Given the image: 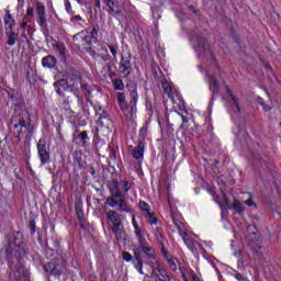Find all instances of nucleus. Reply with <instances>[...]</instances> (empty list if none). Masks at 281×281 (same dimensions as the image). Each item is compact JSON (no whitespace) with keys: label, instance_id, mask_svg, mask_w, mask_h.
I'll list each match as a JSON object with an SVG mask.
<instances>
[{"label":"nucleus","instance_id":"obj_25","mask_svg":"<svg viewBox=\"0 0 281 281\" xmlns=\"http://www.w3.org/2000/svg\"><path fill=\"white\" fill-rule=\"evenodd\" d=\"M108 48L110 49L114 63H117V54L120 52V45L119 44H109Z\"/></svg>","mask_w":281,"mask_h":281},{"label":"nucleus","instance_id":"obj_15","mask_svg":"<svg viewBox=\"0 0 281 281\" xmlns=\"http://www.w3.org/2000/svg\"><path fill=\"white\" fill-rule=\"evenodd\" d=\"M156 238H157L158 247L164 258L168 259V251L166 250V244L164 243V231H161V228L156 229Z\"/></svg>","mask_w":281,"mask_h":281},{"label":"nucleus","instance_id":"obj_17","mask_svg":"<svg viewBox=\"0 0 281 281\" xmlns=\"http://www.w3.org/2000/svg\"><path fill=\"white\" fill-rule=\"evenodd\" d=\"M58 60L53 55H47L42 59V67H45L46 69H54L56 67Z\"/></svg>","mask_w":281,"mask_h":281},{"label":"nucleus","instance_id":"obj_12","mask_svg":"<svg viewBox=\"0 0 281 281\" xmlns=\"http://www.w3.org/2000/svg\"><path fill=\"white\" fill-rule=\"evenodd\" d=\"M132 263L134 265L136 271H138L140 276H144V257L137 249L134 250V259H132Z\"/></svg>","mask_w":281,"mask_h":281},{"label":"nucleus","instance_id":"obj_16","mask_svg":"<svg viewBox=\"0 0 281 281\" xmlns=\"http://www.w3.org/2000/svg\"><path fill=\"white\" fill-rule=\"evenodd\" d=\"M116 201V205H119V212H126L127 214H131L133 212L131 206H128V202L126 201V199H124V194L121 195V198H117Z\"/></svg>","mask_w":281,"mask_h":281},{"label":"nucleus","instance_id":"obj_9","mask_svg":"<svg viewBox=\"0 0 281 281\" xmlns=\"http://www.w3.org/2000/svg\"><path fill=\"white\" fill-rule=\"evenodd\" d=\"M37 23L42 30H47V18L45 16V5L36 3Z\"/></svg>","mask_w":281,"mask_h":281},{"label":"nucleus","instance_id":"obj_38","mask_svg":"<svg viewBox=\"0 0 281 281\" xmlns=\"http://www.w3.org/2000/svg\"><path fill=\"white\" fill-rule=\"evenodd\" d=\"M29 227L31 229L32 236H34V234H36V221L30 220Z\"/></svg>","mask_w":281,"mask_h":281},{"label":"nucleus","instance_id":"obj_5","mask_svg":"<svg viewBox=\"0 0 281 281\" xmlns=\"http://www.w3.org/2000/svg\"><path fill=\"white\" fill-rule=\"evenodd\" d=\"M65 269H67V261L63 258H55L44 265L45 273H47V276H55V278H60Z\"/></svg>","mask_w":281,"mask_h":281},{"label":"nucleus","instance_id":"obj_58","mask_svg":"<svg viewBox=\"0 0 281 281\" xmlns=\"http://www.w3.org/2000/svg\"><path fill=\"white\" fill-rule=\"evenodd\" d=\"M94 5L95 8H98V10H102V3L100 2V0H94Z\"/></svg>","mask_w":281,"mask_h":281},{"label":"nucleus","instance_id":"obj_19","mask_svg":"<svg viewBox=\"0 0 281 281\" xmlns=\"http://www.w3.org/2000/svg\"><path fill=\"white\" fill-rule=\"evenodd\" d=\"M209 87H210V90L212 91L213 95H218V93L221 91V89L218 88V80H216V77H214L213 75L210 76Z\"/></svg>","mask_w":281,"mask_h":281},{"label":"nucleus","instance_id":"obj_10","mask_svg":"<svg viewBox=\"0 0 281 281\" xmlns=\"http://www.w3.org/2000/svg\"><path fill=\"white\" fill-rule=\"evenodd\" d=\"M100 30L98 26H94L90 33H88L86 31L83 47H88L89 49H91V45H95V43H98V32Z\"/></svg>","mask_w":281,"mask_h":281},{"label":"nucleus","instance_id":"obj_40","mask_svg":"<svg viewBox=\"0 0 281 281\" xmlns=\"http://www.w3.org/2000/svg\"><path fill=\"white\" fill-rule=\"evenodd\" d=\"M188 122H189L188 116L182 115V125H181V128H184V131H188V128H190V125H186V124H188Z\"/></svg>","mask_w":281,"mask_h":281},{"label":"nucleus","instance_id":"obj_52","mask_svg":"<svg viewBox=\"0 0 281 281\" xmlns=\"http://www.w3.org/2000/svg\"><path fill=\"white\" fill-rule=\"evenodd\" d=\"M106 117H108L106 112L103 111V113L100 114V116H99V122H101V124H104V123L102 122V120H106Z\"/></svg>","mask_w":281,"mask_h":281},{"label":"nucleus","instance_id":"obj_33","mask_svg":"<svg viewBox=\"0 0 281 281\" xmlns=\"http://www.w3.org/2000/svg\"><path fill=\"white\" fill-rule=\"evenodd\" d=\"M138 207H140V210H143V212H150V205H148V203H146L145 201H140L138 203Z\"/></svg>","mask_w":281,"mask_h":281},{"label":"nucleus","instance_id":"obj_60","mask_svg":"<svg viewBox=\"0 0 281 281\" xmlns=\"http://www.w3.org/2000/svg\"><path fill=\"white\" fill-rule=\"evenodd\" d=\"M75 161L80 164L82 161V157L80 156H75Z\"/></svg>","mask_w":281,"mask_h":281},{"label":"nucleus","instance_id":"obj_62","mask_svg":"<svg viewBox=\"0 0 281 281\" xmlns=\"http://www.w3.org/2000/svg\"><path fill=\"white\" fill-rule=\"evenodd\" d=\"M71 102H74L72 100H69V98H67L65 101H64V104H71Z\"/></svg>","mask_w":281,"mask_h":281},{"label":"nucleus","instance_id":"obj_22","mask_svg":"<svg viewBox=\"0 0 281 281\" xmlns=\"http://www.w3.org/2000/svg\"><path fill=\"white\" fill-rule=\"evenodd\" d=\"M226 95L231 98L233 105L236 108L237 113H240V103L238 102L237 97L234 95V92H232V90L228 87H226Z\"/></svg>","mask_w":281,"mask_h":281},{"label":"nucleus","instance_id":"obj_7","mask_svg":"<svg viewBox=\"0 0 281 281\" xmlns=\"http://www.w3.org/2000/svg\"><path fill=\"white\" fill-rule=\"evenodd\" d=\"M37 155L41 166L52 164V156L49 155V148L47 147V140H45V138H41L37 142Z\"/></svg>","mask_w":281,"mask_h":281},{"label":"nucleus","instance_id":"obj_44","mask_svg":"<svg viewBox=\"0 0 281 281\" xmlns=\"http://www.w3.org/2000/svg\"><path fill=\"white\" fill-rule=\"evenodd\" d=\"M26 142H30V139L32 138V135L34 133V130L30 126H27V130H26Z\"/></svg>","mask_w":281,"mask_h":281},{"label":"nucleus","instance_id":"obj_51","mask_svg":"<svg viewBox=\"0 0 281 281\" xmlns=\"http://www.w3.org/2000/svg\"><path fill=\"white\" fill-rule=\"evenodd\" d=\"M260 105H262L263 111H271V106L267 105L265 102H259Z\"/></svg>","mask_w":281,"mask_h":281},{"label":"nucleus","instance_id":"obj_61","mask_svg":"<svg viewBox=\"0 0 281 281\" xmlns=\"http://www.w3.org/2000/svg\"><path fill=\"white\" fill-rule=\"evenodd\" d=\"M266 69H268V71H273V68L269 64H266Z\"/></svg>","mask_w":281,"mask_h":281},{"label":"nucleus","instance_id":"obj_14","mask_svg":"<svg viewBox=\"0 0 281 281\" xmlns=\"http://www.w3.org/2000/svg\"><path fill=\"white\" fill-rule=\"evenodd\" d=\"M15 281H27L30 279V274H27V269L22 263H18L14 272Z\"/></svg>","mask_w":281,"mask_h":281},{"label":"nucleus","instance_id":"obj_8","mask_svg":"<svg viewBox=\"0 0 281 281\" xmlns=\"http://www.w3.org/2000/svg\"><path fill=\"white\" fill-rule=\"evenodd\" d=\"M109 190L111 196L106 199V203L110 205V207H115V205H117V199H122L123 195L122 191L120 190V182L115 179L112 180L109 186Z\"/></svg>","mask_w":281,"mask_h":281},{"label":"nucleus","instance_id":"obj_27","mask_svg":"<svg viewBox=\"0 0 281 281\" xmlns=\"http://www.w3.org/2000/svg\"><path fill=\"white\" fill-rule=\"evenodd\" d=\"M233 210L237 212V214H243L245 210L243 209V203L239 200L233 201Z\"/></svg>","mask_w":281,"mask_h":281},{"label":"nucleus","instance_id":"obj_1","mask_svg":"<svg viewBox=\"0 0 281 281\" xmlns=\"http://www.w3.org/2000/svg\"><path fill=\"white\" fill-rule=\"evenodd\" d=\"M78 85H80V79L75 75H67L66 78L59 79L54 82V87L57 89L56 92L58 95H63L65 91H70L74 93L79 106L82 105V98L78 94Z\"/></svg>","mask_w":281,"mask_h":281},{"label":"nucleus","instance_id":"obj_45","mask_svg":"<svg viewBox=\"0 0 281 281\" xmlns=\"http://www.w3.org/2000/svg\"><path fill=\"white\" fill-rule=\"evenodd\" d=\"M168 265L171 269V271H177V263L172 259H168Z\"/></svg>","mask_w":281,"mask_h":281},{"label":"nucleus","instance_id":"obj_4","mask_svg":"<svg viewBox=\"0 0 281 281\" xmlns=\"http://www.w3.org/2000/svg\"><path fill=\"white\" fill-rule=\"evenodd\" d=\"M9 128L11 133L15 135L18 142H21L23 138V133L27 132V124L25 123V119L21 116V114H14L9 123Z\"/></svg>","mask_w":281,"mask_h":281},{"label":"nucleus","instance_id":"obj_42","mask_svg":"<svg viewBox=\"0 0 281 281\" xmlns=\"http://www.w3.org/2000/svg\"><path fill=\"white\" fill-rule=\"evenodd\" d=\"M23 153L25 154V155H29V153H30V140H25L24 142V146H23Z\"/></svg>","mask_w":281,"mask_h":281},{"label":"nucleus","instance_id":"obj_64","mask_svg":"<svg viewBox=\"0 0 281 281\" xmlns=\"http://www.w3.org/2000/svg\"><path fill=\"white\" fill-rule=\"evenodd\" d=\"M193 281H200V280H199V277L193 276Z\"/></svg>","mask_w":281,"mask_h":281},{"label":"nucleus","instance_id":"obj_57","mask_svg":"<svg viewBox=\"0 0 281 281\" xmlns=\"http://www.w3.org/2000/svg\"><path fill=\"white\" fill-rule=\"evenodd\" d=\"M26 14H27V16H34V9L33 8H27Z\"/></svg>","mask_w":281,"mask_h":281},{"label":"nucleus","instance_id":"obj_35","mask_svg":"<svg viewBox=\"0 0 281 281\" xmlns=\"http://www.w3.org/2000/svg\"><path fill=\"white\" fill-rule=\"evenodd\" d=\"M173 225L177 227L179 236H181V234H187V232L183 231L181 223L177 222V220H173Z\"/></svg>","mask_w":281,"mask_h":281},{"label":"nucleus","instance_id":"obj_11","mask_svg":"<svg viewBox=\"0 0 281 281\" xmlns=\"http://www.w3.org/2000/svg\"><path fill=\"white\" fill-rule=\"evenodd\" d=\"M103 3L109 8L108 12L112 16L122 15V8H120V2L117 0H103Z\"/></svg>","mask_w":281,"mask_h":281},{"label":"nucleus","instance_id":"obj_41","mask_svg":"<svg viewBox=\"0 0 281 281\" xmlns=\"http://www.w3.org/2000/svg\"><path fill=\"white\" fill-rule=\"evenodd\" d=\"M137 240L140 247H146V245H148V241L146 240V237H144V235L140 237H137Z\"/></svg>","mask_w":281,"mask_h":281},{"label":"nucleus","instance_id":"obj_48","mask_svg":"<svg viewBox=\"0 0 281 281\" xmlns=\"http://www.w3.org/2000/svg\"><path fill=\"white\" fill-rule=\"evenodd\" d=\"M78 221H79V227H81V229H87V220H85V217H83Z\"/></svg>","mask_w":281,"mask_h":281},{"label":"nucleus","instance_id":"obj_26","mask_svg":"<svg viewBox=\"0 0 281 281\" xmlns=\"http://www.w3.org/2000/svg\"><path fill=\"white\" fill-rule=\"evenodd\" d=\"M86 32L87 31H81V32L77 33L76 35H74L72 36L74 43H81V45H85Z\"/></svg>","mask_w":281,"mask_h":281},{"label":"nucleus","instance_id":"obj_13","mask_svg":"<svg viewBox=\"0 0 281 281\" xmlns=\"http://www.w3.org/2000/svg\"><path fill=\"white\" fill-rule=\"evenodd\" d=\"M74 139H77L80 143L81 148H89V146H91V138H89V133L87 131L74 134Z\"/></svg>","mask_w":281,"mask_h":281},{"label":"nucleus","instance_id":"obj_54","mask_svg":"<svg viewBox=\"0 0 281 281\" xmlns=\"http://www.w3.org/2000/svg\"><path fill=\"white\" fill-rule=\"evenodd\" d=\"M134 229H135L136 238L144 236V235H142V228L138 227V228H134Z\"/></svg>","mask_w":281,"mask_h":281},{"label":"nucleus","instance_id":"obj_43","mask_svg":"<svg viewBox=\"0 0 281 281\" xmlns=\"http://www.w3.org/2000/svg\"><path fill=\"white\" fill-rule=\"evenodd\" d=\"M245 205H248V207H256V202H254V199L250 196L245 201Z\"/></svg>","mask_w":281,"mask_h":281},{"label":"nucleus","instance_id":"obj_56","mask_svg":"<svg viewBox=\"0 0 281 281\" xmlns=\"http://www.w3.org/2000/svg\"><path fill=\"white\" fill-rule=\"evenodd\" d=\"M132 224H133L134 229L139 228V225L137 224V220H135V216L132 217Z\"/></svg>","mask_w":281,"mask_h":281},{"label":"nucleus","instance_id":"obj_63","mask_svg":"<svg viewBox=\"0 0 281 281\" xmlns=\"http://www.w3.org/2000/svg\"><path fill=\"white\" fill-rule=\"evenodd\" d=\"M21 27H22V30H25V27H27V22H23V23L21 24Z\"/></svg>","mask_w":281,"mask_h":281},{"label":"nucleus","instance_id":"obj_59","mask_svg":"<svg viewBox=\"0 0 281 281\" xmlns=\"http://www.w3.org/2000/svg\"><path fill=\"white\" fill-rule=\"evenodd\" d=\"M71 21H82V16L80 15H75Z\"/></svg>","mask_w":281,"mask_h":281},{"label":"nucleus","instance_id":"obj_47","mask_svg":"<svg viewBox=\"0 0 281 281\" xmlns=\"http://www.w3.org/2000/svg\"><path fill=\"white\" fill-rule=\"evenodd\" d=\"M100 58L103 59L104 63L111 61V55L109 54H101Z\"/></svg>","mask_w":281,"mask_h":281},{"label":"nucleus","instance_id":"obj_32","mask_svg":"<svg viewBox=\"0 0 281 281\" xmlns=\"http://www.w3.org/2000/svg\"><path fill=\"white\" fill-rule=\"evenodd\" d=\"M121 188H123V192L126 194L128 193V190H131V182L127 180H123L121 182Z\"/></svg>","mask_w":281,"mask_h":281},{"label":"nucleus","instance_id":"obj_30","mask_svg":"<svg viewBox=\"0 0 281 281\" xmlns=\"http://www.w3.org/2000/svg\"><path fill=\"white\" fill-rule=\"evenodd\" d=\"M113 87L115 91H124V81L122 79H114Z\"/></svg>","mask_w":281,"mask_h":281},{"label":"nucleus","instance_id":"obj_3","mask_svg":"<svg viewBox=\"0 0 281 281\" xmlns=\"http://www.w3.org/2000/svg\"><path fill=\"white\" fill-rule=\"evenodd\" d=\"M117 104L121 111L124 113L125 117H133L135 113H137V90H132L130 92L131 101L130 103L126 102V97L123 92L116 93Z\"/></svg>","mask_w":281,"mask_h":281},{"label":"nucleus","instance_id":"obj_21","mask_svg":"<svg viewBox=\"0 0 281 281\" xmlns=\"http://www.w3.org/2000/svg\"><path fill=\"white\" fill-rule=\"evenodd\" d=\"M4 26L9 32L14 31V19L12 18V14H10V11H7V14L4 15Z\"/></svg>","mask_w":281,"mask_h":281},{"label":"nucleus","instance_id":"obj_2","mask_svg":"<svg viewBox=\"0 0 281 281\" xmlns=\"http://www.w3.org/2000/svg\"><path fill=\"white\" fill-rule=\"evenodd\" d=\"M108 221L112 224L111 232L114 234L117 243H124L126 240V228H124V215L120 214L115 210H110L106 213Z\"/></svg>","mask_w":281,"mask_h":281},{"label":"nucleus","instance_id":"obj_39","mask_svg":"<svg viewBox=\"0 0 281 281\" xmlns=\"http://www.w3.org/2000/svg\"><path fill=\"white\" fill-rule=\"evenodd\" d=\"M147 214L149 216L150 225H157V216H155V213H150V211H149Z\"/></svg>","mask_w":281,"mask_h":281},{"label":"nucleus","instance_id":"obj_18","mask_svg":"<svg viewBox=\"0 0 281 281\" xmlns=\"http://www.w3.org/2000/svg\"><path fill=\"white\" fill-rule=\"evenodd\" d=\"M145 146L146 143H144L143 140L138 142V145L132 151V157H134V159H144Z\"/></svg>","mask_w":281,"mask_h":281},{"label":"nucleus","instance_id":"obj_6","mask_svg":"<svg viewBox=\"0 0 281 281\" xmlns=\"http://www.w3.org/2000/svg\"><path fill=\"white\" fill-rule=\"evenodd\" d=\"M132 58L133 56L131 53L121 56V60L119 63V74L121 78H128V76L133 74V63H131Z\"/></svg>","mask_w":281,"mask_h":281},{"label":"nucleus","instance_id":"obj_20","mask_svg":"<svg viewBox=\"0 0 281 281\" xmlns=\"http://www.w3.org/2000/svg\"><path fill=\"white\" fill-rule=\"evenodd\" d=\"M180 236L190 251H196V245H194V240L191 237H188V233H181Z\"/></svg>","mask_w":281,"mask_h":281},{"label":"nucleus","instance_id":"obj_49","mask_svg":"<svg viewBox=\"0 0 281 281\" xmlns=\"http://www.w3.org/2000/svg\"><path fill=\"white\" fill-rule=\"evenodd\" d=\"M78 221L85 218V213L80 209H76Z\"/></svg>","mask_w":281,"mask_h":281},{"label":"nucleus","instance_id":"obj_34","mask_svg":"<svg viewBox=\"0 0 281 281\" xmlns=\"http://www.w3.org/2000/svg\"><path fill=\"white\" fill-rule=\"evenodd\" d=\"M198 46L201 47L204 52L207 50V42L201 37L198 38Z\"/></svg>","mask_w":281,"mask_h":281},{"label":"nucleus","instance_id":"obj_28","mask_svg":"<svg viewBox=\"0 0 281 281\" xmlns=\"http://www.w3.org/2000/svg\"><path fill=\"white\" fill-rule=\"evenodd\" d=\"M161 87H162L165 93L170 97V94L172 93V87H170V83H168V80L162 79Z\"/></svg>","mask_w":281,"mask_h":281},{"label":"nucleus","instance_id":"obj_29","mask_svg":"<svg viewBox=\"0 0 281 281\" xmlns=\"http://www.w3.org/2000/svg\"><path fill=\"white\" fill-rule=\"evenodd\" d=\"M143 254L147 256V258H150L151 260H155V254H153V248L148 246H143L142 247Z\"/></svg>","mask_w":281,"mask_h":281},{"label":"nucleus","instance_id":"obj_50","mask_svg":"<svg viewBox=\"0 0 281 281\" xmlns=\"http://www.w3.org/2000/svg\"><path fill=\"white\" fill-rule=\"evenodd\" d=\"M105 67H106V69H108V72L113 71V63L108 61V63L105 64Z\"/></svg>","mask_w":281,"mask_h":281},{"label":"nucleus","instance_id":"obj_46","mask_svg":"<svg viewBox=\"0 0 281 281\" xmlns=\"http://www.w3.org/2000/svg\"><path fill=\"white\" fill-rule=\"evenodd\" d=\"M65 8H66V12H68V14H74V11H71V2H69V0L66 1Z\"/></svg>","mask_w":281,"mask_h":281},{"label":"nucleus","instance_id":"obj_36","mask_svg":"<svg viewBox=\"0 0 281 281\" xmlns=\"http://www.w3.org/2000/svg\"><path fill=\"white\" fill-rule=\"evenodd\" d=\"M159 276L164 279V281H170V276L164 269H158Z\"/></svg>","mask_w":281,"mask_h":281},{"label":"nucleus","instance_id":"obj_23","mask_svg":"<svg viewBox=\"0 0 281 281\" xmlns=\"http://www.w3.org/2000/svg\"><path fill=\"white\" fill-rule=\"evenodd\" d=\"M53 49L54 52L59 53L60 58H65V52L67 50V48L65 47V44L63 42H56L55 44H53Z\"/></svg>","mask_w":281,"mask_h":281},{"label":"nucleus","instance_id":"obj_37","mask_svg":"<svg viewBox=\"0 0 281 281\" xmlns=\"http://www.w3.org/2000/svg\"><path fill=\"white\" fill-rule=\"evenodd\" d=\"M133 255H131V252L128 251H124L123 252V260H125V262H133Z\"/></svg>","mask_w":281,"mask_h":281},{"label":"nucleus","instance_id":"obj_55","mask_svg":"<svg viewBox=\"0 0 281 281\" xmlns=\"http://www.w3.org/2000/svg\"><path fill=\"white\" fill-rule=\"evenodd\" d=\"M111 80H113V78H117V72H115V70H111L110 72H108Z\"/></svg>","mask_w":281,"mask_h":281},{"label":"nucleus","instance_id":"obj_31","mask_svg":"<svg viewBox=\"0 0 281 281\" xmlns=\"http://www.w3.org/2000/svg\"><path fill=\"white\" fill-rule=\"evenodd\" d=\"M146 135H148V127L143 126V127L139 130V138H138V142H143V144H145Z\"/></svg>","mask_w":281,"mask_h":281},{"label":"nucleus","instance_id":"obj_53","mask_svg":"<svg viewBox=\"0 0 281 281\" xmlns=\"http://www.w3.org/2000/svg\"><path fill=\"white\" fill-rule=\"evenodd\" d=\"M235 278L238 280V281H247V279L245 277H243V274L240 273H236L235 274Z\"/></svg>","mask_w":281,"mask_h":281},{"label":"nucleus","instance_id":"obj_24","mask_svg":"<svg viewBox=\"0 0 281 281\" xmlns=\"http://www.w3.org/2000/svg\"><path fill=\"white\" fill-rule=\"evenodd\" d=\"M8 36V45H10V47L14 46L16 44V40L19 38V34L14 31H9L7 33Z\"/></svg>","mask_w":281,"mask_h":281}]
</instances>
